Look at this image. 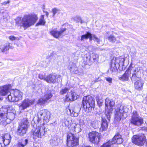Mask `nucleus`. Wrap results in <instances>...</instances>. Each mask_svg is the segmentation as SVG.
<instances>
[{
    "label": "nucleus",
    "instance_id": "1",
    "mask_svg": "<svg viewBox=\"0 0 147 147\" xmlns=\"http://www.w3.org/2000/svg\"><path fill=\"white\" fill-rule=\"evenodd\" d=\"M10 85L0 86V94L4 96L9 92V94L7 98L9 101L11 102H18L22 99L23 94L21 92L16 89L10 91Z\"/></svg>",
    "mask_w": 147,
    "mask_h": 147
},
{
    "label": "nucleus",
    "instance_id": "2",
    "mask_svg": "<svg viewBox=\"0 0 147 147\" xmlns=\"http://www.w3.org/2000/svg\"><path fill=\"white\" fill-rule=\"evenodd\" d=\"M38 17L35 14L25 15L22 18L18 17L15 20L16 23L18 26L23 27L25 30L33 25L38 20Z\"/></svg>",
    "mask_w": 147,
    "mask_h": 147
},
{
    "label": "nucleus",
    "instance_id": "3",
    "mask_svg": "<svg viewBox=\"0 0 147 147\" xmlns=\"http://www.w3.org/2000/svg\"><path fill=\"white\" fill-rule=\"evenodd\" d=\"M95 101L93 98L90 95L84 96L82 102V106L84 111L88 113L94 109Z\"/></svg>",
    "mask_w": 147,
    "mask_h": 147
},
{
    "label": "nucleus",
    "instance_id": "4",
    "mask_svg": "<svg viewBox=\"0 0 147 147\" xmlns=\"http://www.w3.org/2000/svg\"><path fill=\"white\" fill-rule=\"evenodd\" d=\"M125 59L122 57L118 58H113L111 60L110 70L113 73V74H115L118 71V69L120 66H123L124 65V63Z\"/></svg>",
    "mask_w": 147,
    "mask_h": 147
},
{
    "label": "nucleus",
    "instance_id": "5",
    "mask_svg": "<svg viewBox=\"0 0 147 147\" xmlns=\"http://www.w3.org/2000/svg\"><path fill=\"white\" fill-rule=\"evenodd\" d=\"M83 63L85 65H91L94 62L97 63L98 61L99 55L96 53H92L90 55L87 53L82 56Z\"/></svg>",
    "mask_w": 147,
    "mask_h": 147
},
{
    "label": "nucleus",
    "instance_id": "6",
    "mask_svg": "<svg viewBox=\"0 0 147 147\" xmlns=\"http://www.w3.org/2000/svg\"><path fill=\"white\" fill-rule=\"evenodd\" d=\"M115 105V101L109 98L105 99V114L107 119L109 121L111 115L112 113L113 107Z\"/></svg>",
    "mask_w": 147,
    "mask_h": 147
},
{
    "label": "nucleus",
    "instance_id": "7",
    "mask_svg": "<svg viewBox=\"0 0 147 147\" xmlns=\"http://www.w3.org/2000/svg\"><path fill=\"white\" fill-rule=\"evenodd\" d=\"M128 109L127 107L122 105L120 107L115 109L116 113L115 116V119L118 121H119L121 119L125 118L127 117V112Z\"/></svg>",
    "mask_w": 147,
    "mask_h": 147
},
{
    "label": "nucleus",
    "instance_id": "8",
    "mask_svg": "<svg viewBox=\"0 0 147 147\" xmlns=\"http://www.w3.org/2000/svg\"><path fill=\"white\" fill-rule=\"evenodd\" d=\"M50 118V113L47 110L42 109L38 113L37 122L38 123L43 121V123L48 122Z\"/></svg>",
    "mask_w": 147,
    "mask_h": 147
},
{
    "label": "nucleus",
    "instance_id": "9",
    "mask_svg": "<svg viewBox=\"0 0 147 147\" xmlns=\"http://www.w3.org/2000/svg\"><path fill=\"white\" fill-rule=\"evenodd\" d=\"M9 111L7 108L3 107L0 109V125H6L10 123V121L7 119V115Z\"/></svg>",
    "mask_w": 147,
    "mask_h": 147
},
{
    "label": "nucleus",
    "instance_id": "10",
    "mask_svg": "<svg viewBox=\"0 0 147 147\" xmlns=\"http://www.w3.org/2000/svg\"><path fill=\"white\" fill-rule=\"evenodd\" d=\"M79 138L71 132L67 134V145L68 147L76 146L78 144Z\"/></svg>",
    "mask_w": 147,
    "mask_h": 147
},
{
    "label": "nucleus",
    "instance_id": "11",
    "mask_svg": "<svg viewBox=\"0 0 147 147\" xmlns=\"http://www.w3.org/2000/svg\"><path fill=\"white\" fill-rule=\"evenodd\" d=\"M130 123L134 125L140 126L143 123V119L139 116L136 111H134L132 113Z\"/></svg>",
    "mask_w": 147,
    "mask_h": 147
},
{
    "label": "nucleus",
    "instance_id": "12",
    "mask_svg": "<svg viewBox=\"0 0 147 147\" xmlns=\"http://www.w3.org/2000/svg\"><path fill=\"white\" fill-rule=\"evenodd\" d=\"M46 131L45 128L44 127H38L35 130H32L31 134L33 135V138L35 140L38 138H41L42 136L44 135Z\"/></svg>",
    "mask_w": 147,
    "mask_h": 147
},
{
    "label": "nucleus",
    "instance_id": "13",
    "mask_svg": "<svg viewBox=\"0 0 147 147\" xmlns=\"http://www.w3.org/2000/svg\"><path fill=\"white\" fill-rule=\"evenodd\" d=\"M53 96L51 91H49L46 92L44 96L38 100L37 103L41 106H43L46 103L49 102V100Z\"/></svg>",
    "mask_w": 147,
    "mask_h": 147
},
{
    "label": "nucleus",
    "instance_id": "14",
    "mask_svg": "<svg viewBox=\"0 0 147 147\" xmlns=\"http://www.w3.org/2000/svg\"><path fill=\"white\" fill-rule=\"evenodd\" d=\"M132 140L134 143L140 146L144 145L146 142V144L147 146V140L146 141V137L144 135L139 137L134 136L132 138Z\"/></svg>",
    "mask_w": 147,
    "mask_h": 147
},
{
    "label": "nucleus",
    "instance_id": "15",
    "mask_svg": "<svg viewBox=\"0 0 147 147\" xmlns=\"http://www.w3.org/2000/svg\"><path fill=\"white\" fill-rule=\"evenodd\" d=\"M11 137L8 134H5L0 137V147L8 145L11 142Z\"/></svg>",
    "mask_w": 147,
    "mask_h": 147
},
{
    "label": "nucleus",
    "instance_id": "16",
    "mask_svg": "<svg viewBox=\"0 0 147 147\" xmlns=\"http://www.w3.org/2000/svg\"><path fill=\"white\" fill-rule=\"evenodd\" d=\"M101 134L97 132L92 131L88 134L90 141L93 143L98 144L100 141Z\"/></svg>",
    "mask_w": 147,
    "mask_h": 147
},
{
    "label": "nucleus",
    "instance_id": "17",
    "mask_svg": "<svg viewBox=\"0 0 147 147\" xmlns=\"http://www.w3.org/2000/svg\"><path fill=\"white\" fill-rule=\"evenodd\" d=\"M28 129L24 126H23L19 125L16 131L17 135L22 137L24 136L27 132Z\"/></svg>",
    "mask_w": 147,
    "mask_h": 147
},
{
    "label": "nucleus",
    "instance_id": "18",
    "mask_svg": "<svg viewBox=\"0 0 147 147\" xmlns=\"http://www.w3.org/2000/svg\"><path fill=\"white\" fill-rule=\"evenodd\" d=\"M45 81L47 83L54 84L57 82V75L55 74H50L47 75L45 79Z\"/></svg>",
    "mask_w": 147,
    "mask_h": 147
},
{
    "label": "nucleus",
    "instance_id": "19",
    "mask_svg": "<svg viewBox=\"0 0 147 147\" xmlns=\"http://www.w3.org/2000/svg\"><path fill=\"white\" fill-rule=\"evenodd\" d=\"M66 28H61L60 31H59L56 30L52 29L50 31V33L51 35L56 38H58L62 35V33L65 31Z\"/></svg>",
    "mask_w": 147,
    "mask_h": 147
},
{
    "label": "nucleus",
    "instance_id": "20",
    "mask_svg": "<svg viewBox=\"0 0 147 147\" xmlns=\"http://www.w3.org/2000/svg\"><path fill=\"white\" fill-rule=\"evenodd\" d=\"M111 140L114 144L116 143L120 144L123 142V139L121 138V136L119 133H117L113 138Z\"/></svg>",
    "mask_w": 147,
    "mask_h": 147
},
{
    "label": "nucleus",
    "instance_id": "21",
    "mask_svg": "<svg viewBox=\"0 0 147 147\" xmlns=\"http://www.w3.org/2000/svg\"><path fill=\"white\" fill-rule=\"evenodd\" d=\"M77 98L76 93L71 91V93L66 95L64 100L65 101H72L76 100Z\"/></svg>",
    "mask_w": 147,
    "mask_h": 147
},
{
    "label": "nucleus",
    "instance_id": "22",
    "mask_svg": "<svg viewBox=\"0 0 147 147\" xmlns=\"http://www.w3.org/2000/svg\"><path fill=\"white\" fill-rule=\"evenodd\" d=\"M32 103V101L31 100L28 99H25L21 104L20 107L22 108V110H24L30 106Z\"/></svg>",
    "mask_w": 147,
    "mask_h": 147
},
{
    "label": "nucleus",
    "instance_id": "23",
    "mask_svg": "<svg viewBox=\"0 0 147 147\" xmlns=\"http://www.w3.org/2000/svg\"><path fill=\"white\" fill-rule=\"evenodd\" d=\"M62 141L57 137L55 136L52 137L49 140L50 145L52 146H55L59 145L61 141Z\"/></svg>",
    "mask_w": 147,
    "mask_h": 147
},
{
    "label": "nucleus",
    "instance_id": "24",
    "mask_svg": "<svg viewBox=\"0 0 147 147\" xmlns=\"http://www.w3.org/2000/svg\"><path fill=\"white\" fill-rule=\"evenodd\" d=\"M144 84V81L141 79H139L134 82V87L136 89L140 90L142 89Z\"/></svg>",
    "mask_w": 147,
    "mask_h": 147
},
{
    "label": "nucleus",
    "instance_id": "25",
    "mask_svg": "<svg viewBox=\"0 0 147 147\" xmlns=\"http://www.w3.org/2000/svg\"><path fill=\"white\" fill-rule=\"evenodd\" d=\"M140 73L139 71H136V69L134 70V73L132 76L130 77V78L132 82H135L137 81L139 79H141V78L138 75Z\"/></svg>",
    "mask_w": 147,
    "mask_h": 147
},
{
    "label": "nucleus",
    "instance_id": "26",
    "mask_svg": "<svg viewBox=\"0 0 147 147\" xmlns=\"http://www.w3.org/2000/svg\"><path fill=\"white\" fill-rule=\"evenodd\" d=\"M28 142V139L27 138H22L19 141L18 144L15 147H24L27 145Z\"/></svg>",
    "mask_w": 147,
    "mask_h": 147
},
{
    "label": "nucleus",
    "instance_id": "27",
    "mask_svg": "<svg viewBox=\"0 0 147 147\" xmlns=\"http://www.w3.org/2000/svg\"><path fill=\"white\" fill-rule=\"evenodd\" d=\"M130 75L129 71H125L123 74L119 77V79L123 82L128 81L129 80V77Z\"/></svg>",
    "mask_w": 147,
    "mask_h": 147
},
{
    "label": "nucleus",
    "instance_id": "28",
    "mask_svg": "<svg viewBox=\"0 0 147 147\" xmlns=\"http://www.w3.org/2000/svg\"><path fill=\"white\" fill-rule=\"evenodd\" d=\"M100 124H101L100 130L102 131H105L107 129L108 124L107 120L105 118L102 117V123Z\"/></svg>",
    "mask_w": 147,
    "mask_h": 147
},
{
    "label": "nucleus",
    "instance_id": "29",
    "mask_svg": "<svg viewBox=\"0 0 147 147\" xmlns=\"http://www.w3.org/2000/svg\"><path fill=\"white\" fill-rule=\"evenodd\" d=\"M16 111L14 110H12L11 112L9 111L7 115V119H9L10 121V123L11 121H12L14 119Z\"/></svg>",
    "mask_w": 147,
    "mask_h": 147
},
{
    "label": "nucleus",
    "instance_id": "30",
    "mask_svg": "<svg viewBox=\"0 0 147 147\" xmlns=\"http://www.w3.org/2000/svg\"><path fill=\"white\" fill-rule=\"evenodd\" d=\"M11 48V47L10 46V43L9 42H7L4 45H1L0 46V49L3 52L8 50L9 48Z\"/></svg>",
    "mask_w": 147,
    "mask_h": 147
},
{
    "label": "nucleus",
    "instance_id": "31",
    "mask_svg": "<svg viewBox=\"0 0 147 147\" xmlns=\"http://www.w3.org/2000/svg\"><path fill=\"white\" fill-rule=\"evenodd\" d=\"M69 69L71 72L74 74H77L79 73V70L74 63H72L71 66L69 65Z\"/></svg>",
    "mask_w": 147,
    "mask_h": 147
},
{
    "label": "nucleus",
    "instance_id": "32",
    "mask_svg": "<svg viewBox=\"0 0 147 147\" xmlns=\"http://www.w3.org/2000/svg\"><path fill=\"white\" fill-rule=\"evenodd\" d=\"M29 120L27 118H24L22 119V122L21 123H19V125L23 126H24L26 128H27L28 127V123H29Z\"/></svg>",
    "mask_w": 147,
    "mask_h": 147
},
{
    "label": "nucleus",
    "instance_id": "33",
    "mask_svg": "<svg viewBox=\"0 0 147 147\" xmlns=\"http://www.w3.org/2000/svg\"><path fill=\"white\" fill-rule=\"evenodd\" d=\"M67 114L70 115L72 117H77L78 115V113L75 112L74 109L72 108H70L68 109L67 110Z\"/></svg>",
    "mask_w": 147,
    "mask_h": 147
},
{
    "label": "nucleus",
    "instance_id": "34",
    "mask_svg": "<svg viewBox=\"0 0 147 147\" xmlns=\"http://www.w3.org/2000/svg\"><path fill=\"white\" fill-rule=\"evenodd\" d=\"M63 120L64 121L65 125L67 127L70 126L71 123L72 122L71 120L69 117L67 118L65 117L64 119H63Z\"/></svg>",
    "mask_w": 147,
    "mask_h": 147
},
{
    "label": "nucleus",
    "instance_id": "35",
    "mask_svg": "<svg viewBox=\"0 0 147 147\" xmlns=\"http://www.w3.org/2000/svg\"><path fill=\"white\" fill-rule=\"evenodd\" d=\"M100 124V122L97 120H95L91 123L92 126L94 129L98 128Z\"/></svg>",
    "mask_w": 147,
    "mask_h": 147
},
{
    "label": "nucleus",
    "instance_id": "36",
    "mask_svg": "<svg viewBox=\"0 0 147 147\" xmlns=\"http://www.w3.org/2000/svg\"><path fill=\"white\" fill-rule=\"evenodd\" d=\"M96 100L98 106L99 107L101 106L103 103V100L102 98L99 96V95L96 96Z\"/></svg>",
    "mask_w": 147,
    "mask_h": 147
},
{
    "label": "nucleus",
    "instance_id": "37",
    "mask_svg": "<svg viewBox=\"0 0 147 147\" xmlns=\"http://www.w3.org/2000/svg\"><path fill=\"white\" fill-rule=\"evenodd\" d=\"M90 32H87L84 34L82 35L81 36V40L82 41L84 39L86 40L88 38V36H90Z\"/></svg>",
    "mask_w": 147,
    "mask_h": 147
},
{
    "label": "nucleus",
    "instance_id": "38",
    "mask_svg": "<svg viewBox=\"0 0 147 147\" xmlns=\"http://www.w3.org/2000/svg\"><path fill=\"white\" fill-rule=\"evenodd\" d=\"M114 144L111 140L108 142L104 144L100 147H111V146Z\"/></svg>",
    "mask_w": 147,
    "mask_h": 147
},
{
    "label": "nucleus",
    "instance_id": "39",
    "mask_svg": "<svg viewBox=\"0 0 147 147\" xmlns=\"http://www.w3.org/2000/svg\"><path fill=\"white\" fill-rule=\"evenodd\" d=\"M73 19L75 21L78 22H80L81 24L84 22V21L82 20L81 17L79 16H76L74 17Z\"/></svg>",
    "mask_w": 147,
    "mask_h": 147
},
{
    "label": "nucleus",
    "instance_id": "40",
    "mask_svg": "<svg viewBox=\"0 0 147 147\" xmlns=\"http://www.w3.org/2000/svg\"><path fill=\"white\" fill-rule=\"evenodd\" d=\"M80 125L79 124H76V125L75 126V130L74 131L76 132L79 133L81 131L80 128Z\"/></svg>",
    "mask_w": 147,
    "mask_h": 147
},
{
    "label": "nucleus",
    "instance_id": "41",
    "mask_svg": "<svg viewBox=\"0 0 147 147\" xmlns=\"http://www.w3.org/2000/svg\"><path fill=\"white\" fill-rule=\"evenodd\" d=\"M76 125V123H74L73 122L71 123L70 126L68 127V128L70 130H72L73 131H74V130H75V126Z\"/></svg>",
    "mask_w": 147,
    "mask_h": 147
},
{
    "label": "nucleus",
    "instance_id": "42",
    "mask_svg": "<svg viewBox=\"0 0 147 147\" xmlns=\"http://www.w3.org/2000/svg\"><path fill=\"white\" fill-rule=\"evenodd\" d=\"M69 89L67 88H65L62 89L60 91V94L61 95H63L66 93L68 91Z\"/></svg>",
    "mask_w": 147,
    "mask_h": 147
},
{
    "label": "nucleus",
    "instance_id": "43",
    "mask_svg": "<svg viewBox=\"0 0 147 147\" xmlns=\"http://www.w3.org/2000/svg\"><path fill=\"white\" fill-rule=\"evenodd\" d=\"M45 23V21L44 20L42 19H40L39 22L36 24V26L44 25Z\"/></svg>",
    "mask_w": 147,
    "mask_h": 147
},
{
    "label": "nucleus",
    "instance_id": "44",
    "mask_svg": "<svg viewBox=\"0 0 147 147\" xmlns=\"http://www.w3.org/2000/svg\"><path fill=\"white\" fill-rule=\"evenodd\" d=\"M105 78L107 81L109 83V85H111V84L112 83L113 78L110 77H105Z\"/></svg>",
    "mask_w": 147,
    "mask_h": 147
},
{
    "label": "nucleus",
    "instance_id": "45",
    "mask_svg": "<svg viewBox=\"0 0 147 147\" xmlns=\"http://www.w3.org/2000/svg\"><path fill=\"white\" fill-rule=\"evenodd\" d=\"M109 41L111 42H115L116 41V38L113 35H110L108 37Z\"/></svg>",
    "mask_w": 147,
    "mask_h": 147
},
{
    "label": "nucleus",
    "instance_id": "46",
    "mask_svg": "<svg viewBox=\"0 0 147 147\" xmlns=\"http://www.w3.org/2000/svg\"><path fill=\"white\" fill-rule=\"evenodd\" d=\"M93 40L95 42H96L98 44H100L101 42L100 39L96 37L95 35L94 36Z\"/></svg>",
    "mask_w": 147,
    "mask_h": 147
},
{
    "label": "nucleus",
    "instance_id": "47",
    "mask_svg": "<svg viewBox=\"0 0 147 147\" xmlns=\"http://www.w3.org/2000/svg\"><path fill=\"white\" fill-rule=\"evenodd\" d=\"M59 11V10L56 8H55L53 9H52V11L53 13V16H54L55 14Z\"/></svg>",
    "mask_w": 147,
    "mask_h": 147
},
{
    "label": "nucleus",
    "instance_id": "48",
    "mask_svg": "<svg viewBox=\"0 0 147 147\" xmlns=\"http://www.w3.org/2000/svg\"><path fill=\"white\" fill-rule=\"evenodd\" d=\"M38 78L41 80H43L45 81V76L44 75H43L42 74H40L38 75Z\"/></svg>",
    "mask_w": 147,
    "mask_h": 147
},
{
    "label": "nucleus",
    "instance_id": "49",
    "mask_svg": "<svg viewBox=\"0 0 147 147\" xmlns=\"http://www.w3.org/2000/svg\"><path fill=\"white\" fill-rule=\"evenodd\" d=\"M90 36H88V38H89V40L90 41L92 40H93L94 36V34H92L90 32Z\"/></svg>",
    "mask_w": 147,
    "mask_h": 147
},
{
    "label": "nucleus",
    "instance_id": "50",
    "mask_svg": "<svg viewBox=\"0 0 147 147\" xmlns=\"http://www.w3.org/2000/svg\"><path fill=\"white\" fill-rule=\"evenodd\" d=\"M9 38L11 40H13L16 39V37L13 36H11L9 37Z\"/></svg>",
    "mask_w": 147,
    "mask_h": 147
},
{
    "label": "nucleus",
    "instance_id": "51",
    "mask_svg": "<svg viewBox=\"0 0 147 147\" xmlns=\"http://www.w3.org/2000/svg\"><path fill=\"white\" fill-rule=\"evenodd\" d=\"M132 68V64H131L129 67L127 69L126 71H128L129 72L130 74H131V72L130 71L131 69Z\"/></svg>",
    "mask_w": 147,
    "mask_h": 147
},
{
    "label": "nucleus",
    "instance_id": "52",
    "mask_svg": "<svg viewBox=\"0 0 147 147\" xmlns=\"http://www.w3.org/2000/svg\"><path fill=\"white\" fill-rule=\"evenodd\" d=\"M98 78L95 79L94 80L92 81V83H94L96 82H98Z\"/></svg>",
    "mask_w": 147,
    "mask_h": 147
},
{
    "label": "nucleus",
    "instance_id": "53",
    "mask_svg": "<svg viewBox=\"0 0 147 147\" xmlns=\"http://www.w3.org/2000/svg\"><path fill=\"white\" fill-rule=\"evenodd\" d=\"M142 130H144L145 131H147V127H143L142 128Z\"/></svg>",
    "mask_w": 147,
    "mask_h": 147
},
{
    "label": "nucleus",
    "instance_id": "54",
    "mask_svg": "<svg viewBox=\"0 0 147 147\" xmlns=\"http://www.w3.org/2000/svg\"><path fill=\"white\" fill-rule=\"evenodd\" d=\"M9 2V1H8L7 2H5L3 3V4L4 5H6Z\"/></svg>",
    "mask_w": 147,
    "mask_h": 147
},
{
    "label": "nucleus",
    "instance_id": "55",
    "mask_svg": "<svg viewBox=\"0 0 147 147\" xmlns=\"http://www.w3.org/2000/svg\"><path fill=\"white\" fill-rule=\"evenodd\" d=\"M46 15L47 17H48L49 15V13L47 11H45V12Z\"/></svg>",
    "mask_w": 147,
    "mask_h": 147
},
{
    "label": "nucleus",
    "instance_id": "56",
    "mask_svg": "<svg viewBox=\"0 0 147 147\" xmlns=\"http://www.w3.org/2000/svg\"><path fill=\"white\" fill-rule=\"evenodd\" d=\"M44 15H42L41 16V18L40 19H42V20H44Z\"/></svg>",
    "mask_w": 147,
    "mask_h": 147
},
{
    "label": "nucleus",
    "instance_id": "57",
    "mask_svg": "<svg viewBox=\"0 0 147 147\" xmlns=\"http://www.w3.org/2000/svg\"><path fill=\"white\" fill-rule=\"evenodd\" d=\"M60 77H61V76L60 75H58L57 76V81H58V80H57L58 78H60Z\"/></svg>",
    "mask_w": 147,
    "mask_h": 147
},
{
    "label": "nucleus",
    "instance_id": "58",
    "mask_svg": "<svg viewBox=\"0 0 147 147\" xmlns=\"http://www.w3.org/2000/svg\"><path fill=\"white\" fill-rule=\"evenodd\" d=\"M136 54V53L135 52V54Z\"/></svg>",
    "mask_w": 147,
    "mask_h": 147
}]
</instances>
